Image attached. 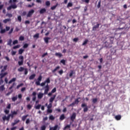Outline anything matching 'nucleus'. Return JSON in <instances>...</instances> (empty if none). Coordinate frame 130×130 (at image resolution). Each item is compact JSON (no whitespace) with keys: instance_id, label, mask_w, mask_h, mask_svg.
I'll list each match as a JSON object with an SVG mask.
<instances>
[{"instance_id":"f704fd0d","label":"nucleus","mask_w":130,"mask_h":130,"mask_svg":"<svg viewBox=\"0 0 130 130\" xmlns=\"http://www.w3.org/2000/svg\"><path fill=\"white\" fill-rule=\"evenodd\" d=\"M58 127V125H56L55 126H53V127L50 128V129H52V130H57Z\"/></svg>"},{"instance_id":"4c0bfd02","label":"nucleus","mask_w":130,"mask_h":130,"mask_svg":"<svg viewBox=\"0 0 130 130\" xmlns=\"http://www.w3.org/2000/svg\"><path fill=\"white\" fill-rule=\"evenodd\" d=\"M66 60L64 59H62L60 60V63H62L64 66L66 64Z\"/></svg>"},{"instance_id":"6ab92c4d","label":"nucleus","mask_w":130,"mask_h":130,"mask_svg":"<svg viewBox=\"0 0 130 130\" xmlns=\"http://www.w3.org/2000/svg\"><path fill=\"white\" fill-rule=\"evenodd\" d=\"M121 116L120 115L115 116V119H116V120H120Z\"/></svg>"},{"instance_id":"dca6fc26","label":"nucleus","mask_w":130,"mask_h":130,"mask_svg":"<svg viewBox=\"0 0 130 130\" xmlns=\"http://www.w3.org/2000/svg\"><path fill=\"white\" fill-rule=\"evenodd\" d=\"M35 77H36V75L35 74H32L31 76H29V80H34Z\"/></svg>"},{"instance_id":"69168bd1","label":"nucleus","mask_w":130,"mask_h":130,"mask_svg":"<svg viewBox=\"0 0 130 130\" xmlns=\"http://www.w3.org/2000/svg\"><path fill=\"white\" fill-rule=\"evenodd\" d=\"M105 46H106V47H107V48L109 47L108 42H106L105 43Z\"/></svg>"},{"instance_id":"c03bdc74","label":"nucleus","mask_w":130,"mask_h":130,"mask_svg":"<svg viewBox=\"0 0 130 130\" xmlns=\"http://www.w3.org/2000/svg\"><path fill=\"white\" fill-rule=\"evenodd\" d=\"M45 107H47L48 109H50V108H52V103L49 104V105L48 106H45Z\"/></svg>"},{"instance_id":"6e6552de","label":"nucleus","mask_w":130,"mask_h":130,"mask_svg":"<svg viewBox=\"0 0 130 130\" xmlns=\"http://www.w3.org/2000/svg\"><path fill=\"white\" fill-rule=\"evenodd\" d=\"M18 123H19V120L15 119L14 120V122L11 123V126L13 127L15 125H17V124H18Z\"/></svg>"},{"instance_id":"412c9836","label":"nucleus","mask_w":130,"mask_h":130,"mask_svg":"<svg viewBox=\"0 0 130 130\" xmlns=\"http://www.w3.org/2000/svg\"><path fill=\"white\" fill-rule=\"evenodd\" d=\"M65 117L64 114L60 115V117H59V119L61 120H64Z\"/></svg>"},{"instance_id":"c9c22d12","label":"nucleus","mask_w":130,"mask_h":130,"mask_svg":"<svg viewBox=\"0 0 130 130\" xmlns=\"http://www.w3.org/2000/svg\"><path fill=\"white\" fill-rule=\"evenodd\" d=\"M10 21H11L10 19H6L4 20L3 22L5 23H7L8 22Z\"/></svg>"},{"instance_id":"4468645a","label":"nucleus","mask_w":130,"mask_h":130,"mask_svg":"<svg viewBox=\"0 0 130 130\" xmlns=\"http://www.w3.org/2000/svg\"><path fill=\"white\" fill-rule=\"evenodd\" d=\"M46 12V10L45 8H43L42 9H41V10L40 11V13L41 14H43L44 13H45Z\"/></svg>"},{"instance_id":"0eeeda50","label":"nucleus","mask_w":130,"mask_h":130,"mask_svg":"<svg viewBox=\"0 0 130 130\" xmlns=\"http://www.w3.org/2000/svg\"><path fill=\"white\" fill-rule=\"evenodd\" d=\"M55 92H56V87H54V88L52 90V91H51L50 92H49V93H48V96H49V97H51V96H52V94H53V93H55Z\"/></svg>"},{"instance_id":"de8ad7c7","label":"nucleus","mask_w":130,"mask_h":130,"mask_svg":"<svg viewBox=\"0 0 130 130\" xmlns=\"http://www.w3.org/2000/svg\"><path fill=\"white\" fill-rule=\"evenodd\" d=\"M19 40L20 41H24V37L23 36H20V37H19Z\"/></svg>"},{"instance_id":"1a4fd4ad","label":"nucleus","mask_w":130,"mask_h":130,"mask_svg":"<svg viewBox=\"0 0 130 130\" xmlns=\"http://www.w3.org/2000/svg\"><path fill=\"white\" fill-rule=\"evenodd\" d=\"M74 119H76V113H73L72 116H70V120L72 121H74Z\"/></svg>"},{"instance_id":"a18cd8bd","label":"nucleus","mask_w":130,"mask_h":130,"mask_svg":"<svg viewBox=\"0 0 130 130\" xmlns=\"http://www.w3.org/2000/svg\"><path fill=\"white\" fill-rule=\"evenodd\" d=\"M58 74H59V75H60V76H61V75H62V74H63V70H60V71H59L58 72Z\"/></svg>"},{"instance_id":"2eb2a0df","label":"nucleus","mask_w":130,"mask_h":130,"mask_svg":"<svg viewBox=\"0 0 130 130\" xmlns=\"http://www.w3.org/2000/svg\"><path fill=\"white\" fill-rule=\"evenodd\" d=\"M55 56L58 57L59 58H60L63 55L61 53H59V52H56L55 54Z\"/></svg>"},{"instance_id":"052dcab7","label":"nucleus","mask_w":130,"mask_h":130,"mask_svg":"<svg viewBox=\"0 0 130 130\" xmlns=\"http://www.w3.org/2000/svg\"><path fill=\"white\" fill-rule=\"evenodd\" d=\"M18 21L20 22H21V20H22V18H21V17L20 16H19L18 17Z\"/></svg>"},{"instance_id":"4be33fe9","label":"nucleus","mask_w":130,"mask_h":130,"mask_svg":"<svg viewBox=\"0 0 130 130\" xmlns=\"http://www.w3.org/2000/svg\"><path fill=\"white\" fill-rule=\"evenodd\" d=\"M16 80V78H13V79H12L9 82V84H12V83H13L14 82H15Z\"/></svg>"},{"instance_id":"774afa93","label":"nucleus","mask_w":130,"mask_h":130,"mask_svg":"<svg viewBox=\"0 0 130 130\" xmlns=\"http://www.w3.org/2000/svg\"><path fill=\"white\" fill-rule=\"evenodd\" d=\"M7 16H8L9 17H12L13 16L12 14H9V13L7 14Z\"/></svg>"},{"instance_id":"f03ea898","label":"nucleus","mask_w":130,"mask_h":130,"mask_svg":"<svg viewBox=\"0 0 130 130\" xmlns=\"http://www.w3.org/2000/svg\"><path fill=\"white\" fill-rule=\"evenodd\" d=\"M18 71L20 72H22L24 71V74L26 76L28 73V69L27 68H24V67H21L18 69Z\"/></svg>"},{"instance_id":"20e7f679","label":"nucleus","mask_w":130,"mask_h":130,"mask_svg":"<svg viewBox=\"0 0 130 130\" xmlns=\"http://www.w3.org/2000/svg\"><path fill=\"white\" fill-rule=\"evenodd\" d=\"M19 59L20 60V61H18V64L19 66H22L24 62V57L22 55H21L19 57Z\"/></svg>"},{"instance_id":"a211bd4d","label":"nucleus","mask_w":130,"mask_h":130,"mask_svg":"<svg viewBox=\"0 0 130 130\" xmlns=\"http://www.w3.org/2000/svg\"><path fill=\"white\" fill-rule=\"evenodd\" d=\"M5 85H3L2 86H0V92H3V91H4V90H5Z\"/></svg>"},{"instance_id":"f3484780","label":"nucleus","mask_w":130,"mask_h":130,"mask_svg":"<svg viewBox=\"0 0 130 130\" xmlns=\"http://www.w3.org/2000/svg\"><path fill=\"white\" fill-rule=\"evenodd\" d=\"M60 68V66H57L56 67L54 70H53L52 71V72L53 73V74H54V73L57 71L58 69H59Z\"/></svg>"},{"instance_id":"338daca9","label":"nucleus","mask_w":130,"mask_h":130,"mask_svg":"<svg viewBox=\"0 0 130 130\" xmlns=\"http://www.w3.org/2000/svg\"><path fill=\"white\" fill-rule=\"evenodd\" d=\"M35 5L34 3H32V5H28V8H31L32 6H34Z\"/></svg>"},{"instance_id":"b1692460","label":"nucleus","mask_w":130,"mask_h":130,"mask_svg":"<svg viewBox=\"0 0 130 130\" xmlns=\"http://www.w3.org/2000/svg\"><path fill=\"white\" fill-rule=\"evenodd\" d=\"M44 96V93H42V92H40L38 94V98H42V97Z\"/></svg>"},{"instance_id":"f257e3e1","label":"nucleus","mask_w":130,"mask_h":130,"mask_svg":"<svg viewBox=\"0 0 130 130\" xmlns=\"http://www.w3.org/2000/svg\"><path fill=\"white\" fill-rule=\"evenodd\" d=\"M14 115H7V116H3V117H2V119H3V121H8L10 120V118H11V119H13L14 118Z\"/></svg>"},{"instance_id":"5fc2aeb1","label":"nucleus","mask_w":130,"mask_h":130,"mask_svg":"<svg viewBox=\"0 0 130 130\" xmlns=\"http://www.w3.org/2000/svg\"><path fill=\"white\" fill-rule=\"evenodd\" d=\"M79 41L78 38H76L73 39V41L77 43Z\"/></svg>"},{"instance_id":"a878e982","label":"nucleus","mask_w":130,"mask_h":130,"mask_svg":"<svg viewBox=\"0 0 130 130\" xmlns=\"http://www.w3.org/2000/svg\"><path fill=\"white\" fill-rule=\"evenodd\" d=\"M100 26V24H97L96 25H95L94 26H93V30H95L96 28H98Z\"/></svg>"},{"instance_id":"37998d69","label":"nucleus","mask_w":130,"mask_h":130,"mask_svg":"<svg viewBox=\"0 0 130 130\" xmlns=\"http://www.w3.org/2000/svg\"><path fill=\"white\" fill-rule=\"evenodd\" d=\"M17 111H13V112H11V114H9V115H17Z\"/></svg>"},{"instance_id":"7c9ffc66","label":"nucleus","mask_w":130,"mask_h":130,"mask_svg":"<svg viewBox=\"0 0 130 130\" xmlns=\"http://www.w3.org/2000/svg\"><path fill=\"white\" fill-rule=\"evenodd\" d=\"M24 51V49H19L18 52H19V54H22Z\"/></svg>"},{"instance_id":"680f3d73","label":"nucleus","mask_w":130,"mask_h":130,"mask_svg":"<svg viewBox=\"0 0 130 130\" xmlns=\"http://www.w3.org/2000/svg\"><path fill=\"white\" fill-rule=\"evenodd\" d=\"M13 29H14V28H12L10 30V31L9 32V35H10L11 34L12 32H13Z\"/></svg>"},{"instance_id":"7ed1b4c3","label":"nucleus","mask_w":130,"mask_h":130,"mask_svg":"<svg viewBox=\"0 0 130 130\" xmlns=\"http://www.w3.org/2000/svg\"><path fill=\"white\" fill-rule=\"evenodd\" d=\"M81 108H83V112H87L88 111V106L85 103H83L81 104Z\"/></svg>"},{"instance_id":"58836bf2","label":"nucleus","mask_w":130,"mask_h":130,"mask_svg":"<svg viewBox=\"0 0 130 130\" xmlns=\"http://www.w3.org/2000/svg\"><path fill=\"white\" fill-rule=\"evenodd\" d=\"M88 42V40L87 39L85 40V41L83 43L82 45L85 46L87 44Z\"/></svg>"},{"instance_id":"ea45409f","label":"nucleus","mask_w":130,"mask_h":130,"mask_svg":"<svg viewBox=\"0 0 130 130\" xmlns=\"http://www.w3.org/2000/svg\"><path fill=\"white\" fill-rule=\"evenodd\" d=\"M7 67H8L7 65L5 66L4 67V69L2 70L1 72H4L5 70H7Z\"/></svg>"},{"instance_id":"79ce46f5","label":"nucleus","mask_w":130,"mask_h":130,"mask_svg":"<svg viewBox=\"0 0 130 130\" xmlns=\"http://www.w3.org/2000/svg\"><path fill=\"white\" fill-rule=\"evenodd\" d=\"M37 80L38 81L41 82L42 80V76L41 75H40Z\"/></svg>"},{"instance_id":"bf43d9fd","label":"nucleus","mask_w":130,"mask_h":130,"mask_svg":"<svg viewBox=\"0 0 130 130\" xmlns=\"http://www.w3.org/2000/svg\"><path fill=\"white\" fill-rule=\"evenodd\" d=\"M36 84L37 86H40V85H41V84H40V81H36Z\"/></svg>"},{"instance_id":"c756f323","label":"nucleus","mask_w":130,"mask_h":130,"mask_svg":"<svg viewBox=\"0 0 130 130\" xmlns=\"http://www.w3.org/2000/svg\"><path fill=\"white\" fill-rule=\"evenodd\" d=\"M11 7H12V9H14L17 8V6L16 5L15 3H14L13 5H12Z\"/></svg>"},{"instance_id":"13d9d810","label":"nucleus","mask_w":130,"mask_h":130,"mask_svg":"<svg viewBox=\"0 0 130 130\" xmlns=\"http://www.w3.org/2000/svg\"><path fill=\"white\" fill-rule=\"evenodd\" d=\"M46 5L47 6H49L50 5V2L49 1H47L46 2Z\"/></svg>"},{"instance_id":"6e6d98bb","label":"nucleus","mask_w":130,"mask_h":130,"mask_svg":"<svg viewBox=\"0 0 130 130\" xmlns=\"http://www.w3.org/2000/svg\"><path fill=\"white\" fill-rule=\"evenodd\" d=\"M18 41L17 40H16L14 41L13 42V45H15V44H18Z\"/></svg>"},{"instance_id":"603ef678","label":"nucleus","mask_w":130,"mask_h":130,"mask_svg":"<svg viewBox=\"0 0 130 130\" xmlns=\"http://www.w3.org/2000/svg\"><path fill=\"white\" fill-rule=\"evenodd\" d=\"M31 108H32V106H31V105H27V109H28V110H31Z\"/></svg>"},{"instance_id":"e433bc0d","label":"nucleus","mask_w":130,"mask_h":130,"mask_svg":"<svg viewBox=\"0 0 130 130\" xmlns=\"http://www.w3.org/2000/svg\"><path fill=\"white\" fill-rule=\"evenodd\" d=\"M6 31V30L5 29L2 28L1 29V33L2 34L5 33Z\"/></svg>"},{"instance_id":"39448f33","label":"nucleus","mask_w":130,"mask_h":130,"mask_svg":"<svg viewBox=\"0 0 130 130\" xmlns=\"http://www.w3.org/2000/svg\"><path fill=\"white\" fill-rule=\"evenodd\" d=\"M46 83H47V84H50V79L49 77L47 78V79L44 81V82H42L40 84V86L41 87H44V86H45Z\"/></svg>"},{"instance_id":"a19ab883","label":"nucleus","mask_w":130,"mask_h":130,"mask_svg":"<svg viewBox=\"0 0 130 130\" xmlns=\"http://www.w3.org/2000/svg\"><path fill=\"white\" fill-rule=\"evenodd\" d=\"M40 34L39 33H37V34L35 35L34 36V38H39Z\"/></svg>"},{"instance_id":"bb28decb","label":"nucleus","mask_w":130,"mask_h":130,"mask_svg":"<svg viewBox=\"0 0 130 130\" xmlns=\"http://www.w3.org/2000/svg\"><path fill=\"white\" fill-rule=\"evenodd\" d=\"M12 40L11 39H10L8 42L7 45L11 46H12Z\"/></svg>"},{"instance_id":"473e14b6","label":"nucleus","mask_w":130,"mask_h":130,"mask_svg":"<svg viewBox=\"0 0 130 130\" xmlns=\"http://www.w3.org/2000/svg\"><path fill=\"white\" fill-rule=\"evenodd\" d=\"M73 3H69L67 5V8H69V7H72L73 6Z\"/></svg>"},{"instance_id":"423d86ee","label":"nucleus","mask_w":130,"mask_h":130,"mask_svg":"<svg viewBox=\"0 0 130 130\" xmlns=\"http://www.w3.org/2000/svg\"><path fill=\"white\" fill-rule=\"evenodd\" d=\"M35 10L32 9L30 11H29L28 13V14L27 15V17H30L32 15V14L34 13Z\"/></svg>"},{"instance_id":"aec40b11","label":"nucleus","mask_w":130,"mask_h":130,"mask_svg":"<svg viewBox=\"0 0 130 130\" xmlns=\"http://www.w3.org/2000/svg\"><path fill=\"white\" fill-rule=\"evenodd\" d=\"M114 37H110V40L111 41V44H113L114 43Z\"/></svg>"},{"instance_id":"49530a36","label":"nucleus","mask_w":130,"mask_h":130,"mask_svg":"<svg viewBox=\"0 0 130 130\" xmlns=\"http://www.w3.org/2000/svg\"><path fill=\"white\" fill-rule=\"evenodd\" d=\"M98 8L99 9L101 7V1L100 0L98 5Z\"/></svg>"},{"instance_id":"864d4df0","label":"nucleus","mask_w":130,"mask_h":130,"mask_svg":"<svg viewBox=\"0 0 130 130\" xmlns=\"http://www.w3.org/2000/svg\"><path fill=\"white\" fill-rule=\"evenodd\" d=\"M46 129V126L45 125H42V126H41V130H45Z\"/></svg>"},{"instance_id":"72a5a7b5","label":"nucleus","mask_w":130,"mask_h":130,"mask_svg":"<svg viewBox=\"0 0 130 130\" xmlns=\"http://www.w3.org/2000/svg\"><path fill=\"white\" fill-rule=\"evenodd\" d=\"M49 120H54V117H53V115H50L49 116Z\"/></svg>"},{"instance_id":"3c124183","label":"nucleus","mask_w":130,"mask_h":130,"mask_svg":"<svg viewBox=\"0 0 130 130\" xmlns=\"http://www.w3.org/2000/svg\"><path fill=\"white\" fill-rule=\"evenodd\" d=\"M47 113H52V109H48V110H47L46 111Z\"/></svg>"},{"instance_id":"5701e85b","label":"nucleus","mask_w":130,"mask_h":130,"mask_svg":"<svg viewBox=\"0 0 130 130\" xmlns=\"http://www.w3.org/2000/svg\"><path fill=\"white\" fill-rule=\"evenodd\" d=\"M50 90V88H45L44 94L47 95Z\"/></svg>"},{"instance_id":"ddd939ff","label":"nucleus","mask_w":130,"mask_h":130,"mask_svg":"<svg viewBox=\"0 0 130 130\" xmlns=\"http://www.w3.org/2000/svg\"><path fill=\"white\" fill-rule=\"evenodd\" d=\"M7 73L6 72L5 73H1L0 74V79H3L4 78V77H5V76H6V75H7Z\"/></svg>"},{"instance_id":"393cba45","label":"nucleus","mask_w":130,"mask_h":130,"mask_svg":"<svg viewBox=\"0 0 130 130\" xmlns=\"http://www.w3.org/2000/svg\"><path fill=\"white\" fill-rule=\"evenodd\" d=\"M26 117H28V115L22 116V117H21V120H22V121H24L25 119H26Z\"/></svg>"},{"instance_id":"c85d7f7f","label":"nucleus","mask_w":130,"mask_h":130,"mask_svg":"<svg viewBox=\"0 0 130 130\" xmlns=\"http://www.w3.org/2000/svg\"><path fill=\"white\" fill-rule=\"evenodd\" d=\"M42 108V106H41V105H37V106H35V109L39 110L40 108Z\"/></svg>"},{"instance_id":"f8f14e48","label":"nucleus","mask_w":130,"mask_h":130,"mask_svg":"<svg viewBox=\"0 0 130 130\" xmlns=\"http://www.w3.org/2000/svg\"><path fill=\"white\" fill-rule=\"evenodd\" d=\"M50 39H51V38L49 37H45V38H44V40L46 44H48L49 40Z\"/></svg>"},{"instance_id":"cd10ccee","label":"nucleus","mask_w":130,"mask_h":130,"mask_svg":"<svg viewBox=\"0 0 130 130\" xmlns=\"http://www.w3.org/2000/svg\"><path fill=\"white\" fill-rule=\"evenodd\" d=\"M69 128H70V125H67L64 128H63V130H66Z\"/></svg>"},{"instance_id":"9b49d317","label":"nucleus","mask_w":130,"mask_h":130,"mask_svg":"<svg viewBox=\"0 0 130 130\" xmlns=\"http://www.w3.org/2000/svg\"><path fill=\"white\" fill-rule=\"evenodd\" d=\"M78 102H79L78 101V99H76L75 101H74V102L72 103V104H70V106H74V105H77L78 104Z\"/></svg>"},{"instance_id":"9d476101","label":"nucleus","mask_w":130,"mask_h":130,"mask_svg":"<svg viewBox=\"0 0 130 130\" xmlns=\"http://www.w3.org/2000/svg\"><path fill=\"white\" fill-rule=\"evenodd\" d=\"M76 72L74 70H71L70 73H69V77L70 78H72L73 75H75Z\"/></svg>"},{"instance_id":"4d7b16f0","label":"nucleus","mask_w":130,"mask_h":130,"mask_svg":"<svg viewBox=\"0 0 130 130\" xmlns=\"http://www.w3.org/2000/svg\"><path fill=\"white\" fill-rule=\"evenodd\" d=\"M23 83H21L20 84L17 85V89H19V87H22V86H23Z\"/></svg>"},{"instance_id":"e2e57ef3","label":"nucleus","mask_w":130,"mask_h":130,"mask_svg":"<svg viewBox=\"0 0 130 130\" xmlns=\"http://www.w3.org/2000/svg\"><path fill=\"white\" fill-rule=\"evenodd\" d=\"M28 44H25L24 45V46H23V48H27L28 47Z\"/></svg>"},{"instance_id":"2f4dec72","label":"nucleus","mask_w":130,"mask_h":130,"mask_svg":"<svg viewBox=\"0 0 130 130\" xmlns=\"http://www.w3.org/2000/svg\"><path fill=\"white\" fill-rule=\"evenodd\" d=\"M57 6H58V3H57L55 6H54L52 7L51 8V9L52 10H55V9H56V8L57 7Z\"/></svg>"},{"instance_id":"09e8293b","label":"nucleus","mask_w":130,"mask_h":130,"mask_svg":"<svg viewBox=\"0 0 130 130\" xmlns=\"http://www.w3.org/2000/svg\"><path fill=\"white\" fill-rule=\"evenodd\" d=\"M20 47V46L19 45H17L15 46H14V47H13V48L14 49H16L19 48Z\"/></svg>"},{"instance_id":"8fccbe9b","label":"nucleus","mask_w":130,"mask_h":130,"mask_svg":"<svg viewBox=\"0 0 130 130\" xmlns=\"http://www.w3.org/2000/svg\"><path fill=\"white\" fill-rule=\"evenodd\" d=\"M4 113H5L6 114H8V113H10V110H4Z\"/></svg>"},{"instance_id":"0e129e2a","label":"nucleus","mask_w":130,"mask_h":130,"mask_svg":"<svg viewBox=\"0 0 130 130\" xmlns=\"http://www.w3.org/2000/svg\"><path fill=\"white\" fill-rule=\"evenodd\" d=\"M9 129H10V130H15V129H17V126H14V127H11Z\"/></svg>"}]
</instances>
